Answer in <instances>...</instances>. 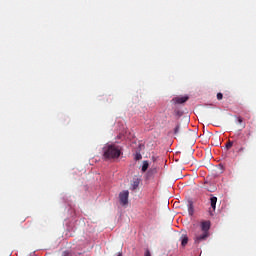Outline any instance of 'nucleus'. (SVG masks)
Returning <instances> with one entry per match:
<instances>
[{"mask_svg": "<svg viewBox=\"0 0 256 256\" xmlns=\"http://www.w3.org/2000/svg\"><path fill=\"white\" fill-rule=\"evenodd\" d=\"M104 159H119L123 152H121V146L115 144H106L103 149Z\"/></svg>", "mask_w": 256, "mask_h": 256, "instance_id": "nucleus-1", "label": "nucleus"}, {"mask_svg": "<svg viewBox=\"0 0 256 256\" xmlns=\"http://www.w3.org/2000/svg\"><path fill=\"white\" fill-rule=\"evenodd\" d=\"M209 237L208 232H202L201 234H195L194 236V245H199L202 241H205Z\"/></svg>", "mask_w": 256, "mask_h": 256, "instance_id": "nucleus-2", "label": "nucleus"}, {"mask_svg": "<svg viewBox=\"0 0 256 256\" xmlns=\"http://www.w3.org/2000/svg\"><path fill=\"white\" fill-rule=\"evenodd\" d=\"M119 199H120L121 205H127L129 203V191L124 190L120 192Z\"/></svg>", "mask_w": 256, "mask_h": 256, "instance_id": "nucleus-3", "label": "nucleus"}, {"mask_svg": "<svg viewBox=\"0 0 256 256\" xmlns=\"http://www.w3.org/2000/svg\"><path fill=\"white\" fill-rule=\"evenodd\" d=\"M187 101H189V96H177L172 99L174 105H183V103H187Z\"/></svg>", "mask_w": 256, "mask_h": 256, "instance_id": "nucleus-4", "label": "nucleus"}, {"mask_svg": "<svg viewBox=\"0 0 256 256\" xmlns=\"http://www.w3.org/2000/svg\"><path fill=\"white\" fill-rule=\"evenodd\" d=\"M201 229H202L203 233H209V229H211V222L210 221L202 222Z\"/></svg>", "mask_w": 256, "mask_h": 256, "instance_id": "nucleus-5", "label": "nucleus"}, {"mask_svg": "<svg viewBox=\"0 0 256 256\" xmlns=\"http://www.w3.org/2000/svg\"><path fill=\"white\" fill-rule=\"evenodd\" d=\"M140 183H141V180L139 178H134L131 183L132 191H135L139 187Z\"/></svg>", "mask_w": 256, "mask_h": 256, "instance_id": "nucleus-6", "label": "nucleus"}, {"mask_svg": "<svg viewBox=\"0 0 256 256\" xmlns=\"http://www.w3.org/2000/svg\"><path fill=\"white\" fill-rule=\"evenodd\" d=\"M210 205H211V208L213 209V211H215V209H217V197L211 196Z\"/></svg>", "mask_w": 256, "mask_h": 256, "instance_id": "nucleus-7", "label": "nucleus"}, {"mask_svg": "<svg viewBox=\"0 0 256 256\" xmlns=\"http://www.w3.org/2000/svg\"><path fill=\"white\" fill-rule=\"evenodd\" d=\"M188 213L190 216H193V213H195V209L193 208V202L189 201L188 202Z\"/></svg>", "mask_w": 256, "mask_h": 256, "instance_id": "nucleus-8", "label": "nucleus"}, {"mask_svg": "<svg viewBox=\"0 0 256 256\" xmlns=\"http://www.w3.org/2000/svg\"><path fill=\"white\" fill-rule=\"evenodd\" d=\"M189 243V237L187 235H182L181 245L185 247Z\"/></svg>", "mask_w": 256, "mask_h": 256, "instance_id": "nucleus-9", "label": "nucleus"}, {"mask_svg": "<svg viewBox=\"0 0 256 256\" xmlns=\"http://www.w3.org/2000/svg\"><path fill=\"white\" fill-rule=\"evenodd\" d=\"M147 169H149V162L144 161L143 165H142V172L145 173V171H147Z\"/></svg>", "mask_w": 256, "mask_h": 256, "instance_id": "nucleus-10", "label": "nucleus"}, {"mask_svg": "<svg viewBox=\"0 0 256 256\" xmlns=\"http://www.w3.org/2000/svg\"><path fill=\"white\" fill-rule=\"evenodd\" d=\"M141 159H143V156L141 155V153H136L135 160L136 161H141Z\"/></svg>", "mask_w": 256, "mask_h": 256, "instance_id": "nucleus-11", "label": "nucleus"}, {"mask_svg": "<svg viewBox=\"0 0 256 256\" xmlns=\"http://www.w3.org/2000/svg\"><path fill=\"white\" fill-rule=\"evenodd\" d=\"M231 147H233V142L228 141V142L226 143V149H231Z\"/></svg>", "mask_w": 256, "mask_h": 256, "instance_id": "nucleus-12", "label": "nucleus"}, {"mask_svg": "<svg viewBox=\"0 0 256 256\" xmlns=\"http://www.w3.org/2000/svg\"><path fill=\"white\" fill-rule=\"evenodd\" d=\"M179 129H180V126L177 125L175 128H174V135H178L179 134Z\"/></svg>", "mask_w": 256, "mask_h": 256, "instance_id": "nucleus-13", "label": "nucleus"}, {"mask_svg": "<svg viewBox=\"0 0 256 256\" xmlns=\"http://www.w3.org/2000/svg\"><path fill=\"white\" fill-rule=\"evenodd\" d=\"M217 99H218V101H221V99H223V93H218L217 94Z\"/></svg>", "mask_w": 256, "mask_h": 256, "instance_id": "nucleus-14", "label": "nucleus"}, {"mask_svg": "<svg viewBox=\"0 0 256 256\" xmlns=\"http://www.w3.org/2000/svg\"><path fill=\"white\" fill-rule=\"evenodd\" d=\"M144 256H151V252L149 251V249H147V250L145 251Z\"/></svg>", "mask_w": 256, "mask_h": 256, "instance_id": "nucleus-15", "label": "nucleus"}, {"mask_svg": "<svg viewBox=\"0 0 256 256\" xmlns=\"http://www.w3.org/2000/svg\"><path fill=\"white\" fill-rule=\"evenodd\" d=\"M238 123H239V125H241V123H243V118L238 117Z\"/></svg>", "mask_w": 256, "mask_h": 256, "instance_id": "nucleus-16", "label": "nucleus"}, {"mask_svg": "<svg viewBox=\"0 0 256 256\" xmlns=\"http://www.w3.org/2000/svg\"><path fill=\"white\" fill-rule=\"evenodd\" d=\"M205 187V189H207V191H211L209 188H207V186H204Z\"/></svg>", "mask_w": 256, "mask_h": 256, "instance_id": "nucleus-17", "label": "nucleus"}, {"mask_svg": "<svg viewBox=\"0 0 256 256\" xmlns=\"http://www.w3.org/2000/svg\"><path fill=\"white\" fill-rule=\"evenodd\" d=\"M154 173H157V169L152 170Z\"/></svg>", "mask_w": 256, "mask_h": 256, "instance_id": "nucleus-18", "label": "nucleus"}, {"mask_svg": "<svg viewBox=\"0 0 256 256\" xmlns=\"http://www.w3.org/2000/svg\"><path fill=\"white\" fill-rule=\"evenodd\" d=\"M242 129H245V124L242 125Z\"/></svg>", "mask_w": 256, "mask_h": 256, "instance_id": "nucleus-19", "label": "nucleus"}, {"mask_svg": "<svg viewBox=\"0 0 256 256\" xmlns=\"http://www.w3.org/2000/svg\"><path fill=\"white\" fill-rule=\"evenodd\" d=\"M117 256H123V254H122V253H119Z\"/></svg>", "mask_w": 256, "mask_h": 256, "instance_id": "nucleus-20", "label": "nucleus"}]
</instances>
